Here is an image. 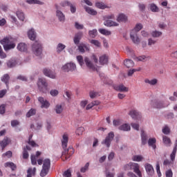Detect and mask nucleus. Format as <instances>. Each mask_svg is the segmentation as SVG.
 I'll list each match as a JSON object with an SVG mask.
<instances>
[{"label": "nucleus", "mask_w": 177, "mask_h": 177, "mask_svg": "<svg viewBox=\"0 0 177 177\" xmlns=\"http://www.w3.org/2000/svg\"><path fill=\"white\" fill-rule=\"evenodd\" d=\"M67 143H68V136H67L66 134H64L62 140V147L64 150L63 152L62 158H65L66 161L70 160V157L74 154L75 151L73 147H69L67 149H66V147H67Z\"/></svg>", "instance_id": "1"}, {"label": "nucleus", "mask_w": 177, "mask_h": 177, "mask_svg": "<svg viewBox=\"0 0 177 177\" xmlns=\"http://www.w3.org/2000/svg\"><path fill=\"white\" fill-rule=\"evenodd\" d=\"M15 41L12 37H5L0 41V44L3 45L4 50H10L16 48Z\"/></svg>", "instance_id": "2"}, {"label": "nucleus", "mask_w": 177, "mask_h": 177, "mask_svg": "<svg viewBox=\"0 0 177 177\" xmlns=\"http://www.w3.org/2000/svg\"><path fill=\"white\" fill-rule=\"evenodd\" d=\"M143 28L142 24H136V27L131 31L130 38L133 41V44L137 45L140 43V39L138 37V32Z\"/></svg>", "instance_id": "3"}, {"label": "nucleus", "mask_w": 177, "mask_h": 177, "mask_svg": "<svg viewBox=\"0 0 177 177\" xmlns=\"http://www.w3.org/2000/svg\"><path fill=\"white\" fill-rule=\"evenodd\" d=\"M140 166L138 163L130 162L124 167V171H133L138 177H142V171H140Z\"/></svg>", "instance_id": "4"}, {"label": "nucleus", "mask_w": 177, "mask_h": 177, "mask_svg": "<svg viewBox=\"0 0 177 177\" xmlns=\"http://www.w3.org/2000/svg\"><path fill=\"white\" fill-rule=\"evenodd\" d=\"M37 88L41 93H46L49 91L48 89V82H46V79L39 78L37 81Z\"/></svg>", "instance_id": "5"}, {"label": "nucleus", "mask_w": 177, "mask_h": 177, "mask_svg": "<svg viewBox=\"0 0 177 177\" xmlns=\"http://www.w3.org/2000/svg\"><path fill=\"white\" fill-rule=\"evenodd\" d=\"M50 169V159H45L43 162L42 169L40 172V176H46Z\"/></svg>", "instance_id": "6"}, {"label": "nucleus", "mask_w": 177, "mask_h": 177, "mask_svg": "<svg viewBox=\"0 0 177 177\" xmlns=\"http://www.w3.org/2000/svg\"><path fill=\"white\" fill-rule=\"evenodd\" d=\"M32 50L36 56H41L42 54V46L39 42L35 41L32 44Z\"/></svg>", "instance_id": "7"}, {"label": "nucleus", "mask_w": 177, "mask_h": 177, "mask_svg": "<svg viewBox=\"0 0 177 177\" xmlns=\"http://www.w3.org/2000/svg\"><path fill=\"white\" fill-rule=\"evenodd\" d=\"M154 109H165V107H168L169 104L167 101L154 100L151 103Z\"/></svg>", "instance_id": "8"}, {"label": "nucleus", "mask_w": 177, "mask_h": 177, "mask_svg": "<svg viewBox=\"0 0 177 177\" xmlns=\"http://www.w3.org/2000/svg\"><path fill=\"white\" fill-rule=\"evenodd\" d=\"M114 139V132L111 131L109 133L108 136L106 137L104 141L102 142V145H106V147H110L111 142Z\"/></svg>", "instance_id": "9"}, {"label": "nucleus", "mask_w": 177, "mask_h": 177, "mask_svg": "<svg viewBox=\"0 0 177 177\" xmlns=\"http://www.w3.org/2000/svg\"><path fill=\"white\" fill-rule=\"evenodd\" d=\"M37 100L41 104V109H49L50 107V103L47 100H45L44 97H39Z\"/></svg>", "instance_id": "10"}, {"label": "nucleus", "mask_w": 177, "mask_h": 177, "mask_svg": "<svg viewBox=\"0 0 177 177\" xmlns=\"http://www.w3.org/2000/svg\"><path fill=\"white\" fill-rule=\"evenodd\" d=\"M77 68L75 64L73 62L68 63L62 66L63 71L68 73V71H74Z\"/></svg>", "instance_id": "11"}, {"label": "nucleus", "mask_w": 177, "mask_h": 177, "mask_svg": "<svg viewBox=\"0 0 177 177\" xmlns=\"http://www.w3.org/2000/svg\"><path fill=\"white\" fill-rule=\"evenodd\" d=\"M61 6H63L64 8L66 6H70L71 13H75V12H77V8L75 7V6H74L69 1H65L62 2Z\"/></svg>", "instance_id": "12"}, {"label": "nucleus", "mask_w": 177, "mask_h": 177, "mask_svg": "<svg viewBox=\"0 0 177 177\" xmlns=\"http://www.w3.org/2000/svg\"><path fill=\"white\" fill-rule=\"evenodd\" d=\"M43 73L44 75H46V77H48L49 78H52L53 80H55V78H56V73L50 71V69L44 68L43 70Z\"/></svg>", "instance_id": "13"}, {"label": "nucleus", "mask_w": 177, "mask_h": 177, "mask_svg": "<svg viewBox=\"0 0 177 177\" xmlns=\"http://www.w3.org/2000/svg\"><path fill=\"white\" fill-rule=\"evenodd\" d=\"M129 114L133 120H140V118H142V115L136 110L130 111Z\"/></svg>", "instance_id": "14"}, {"label": "nucleus", "mask_w": 177, "mask_h": 177, "mask_svg": "<svg viewBox=\"0 0 177 177\" xmlns=\"http://www.w3.org/2000/svg\"><path fill=\"white\" fill-rule=\"evenodd\" d=\"M114 89L118 92H128L129 91L128 87L124 86V84L115 85L114 86Z\"/></svg>", "instance_id": "15"}, {"label": "nucleus", "mask_w": 177, "mask_h": 177, "mask_svg": "<svg viewBox=\"0 0 177 177\" xmlns=\"http://www.w3.org/2000/svg\"><path fill=\"white\" fill-rule=\"evenodd\" d=\"M145 167L146 172L148 174V175H149L150 176H153V175H154V168L153 167V166L149 163H147L145 164Z\"/></svg>", "instance_id": "16"}, {"label": "nucleus", "mask_w": 177, "mask_h": 177, "mask_svg": "<svg viewBox=\"0 0 177 177\" xmlns=\"http://www.w3.org/2000/svg\"><path fill=\"white\" fill-rule=\"evenodd\" d=\"M10 143V138L5 137L3 140L0 141V146L2 150L5 149V147Z\"/></svg>", "instance_id": "17"}, {"label": "nucleus", "mask_w": 177, "mask_h": 177, "mask_svg": "<svg viewBox=\"0 0 177 177\" xmlns=\"http://www.w3.org/2000/svg\"><path fill=\"white\" fill-rule=\"evenodd\" d=\"M55 8L57 9V17H58V19L59 21H64L66 20V17L64 16V14L58 10L57 6H55Z\"/></svg>", "instance_id": "18"}, {"label": "nucleus", "mask_w": 177, "mask_h": 177, "mask_svg": "<svg viewBox=\"0 0 177 177\" xmlns=\"http://www.w3.org/2000/svg\"><path fill=\"white\" fill-rule=\"evenodd\" d=\"M118 23H127L128 21V17L124 14H120L117 17Z\"/></svg>", "instance_id": "19"}, {"label": "nucleus", "mask_w": 177, "mask_h": 177, "mask_svg": "<svg viewBox=\"0 0 177 177\" xmlns=\"http://www.w3.org/2000/svg\"><path fill=\"white\" fill-rule=\"evenodd\" d=\"M104 25L106 26V27H117L118 26V23L111 20H105Z\"/></svg>", "instance_id": "20"}, {"label": "nucleus", "mask_w": 177, "mask_h": 177, "mask_svg": "<svg viewBox=\"0 0 177 177\" xmlns=\"http://www.w3.org/2000/svg\"><path fill=\"white\" fill-rule=\"evenodd\" d=\"M109 63V56L104 55L100 57V64L101 66H104V64H107Z\"/></svg>", "instance_id": "21"}, {"label": "nucleus", "mask_w": 177, "mask_h": 177, "mask_svg": "<svg viewBox=\"0 0 177 177\" xmlns=\"http://www.w3.org/2000/svg\"><path fill=\"white\" fill-rule=\"evenodd\" d=\"M31 150V147H30V146L26 145V148H24V151H23V158L24 160H27V158H28L29 157V154H28V151H30Z\"/></svg>", "instance_id": "22"}, {"label": "nucleus", "mask_w": 177, "mask_h": 177, "mask_svg": "<svg viewBox=\"0 0 177 177\" xmlns=\"http://www.w3.org/2000/svg\"><path fill=\"white\" fill-rule=\"evenodd\" d=\"M28 37L31 39V41H34L35 38H37V33H35L34 29H30L28 30Z\"/></svg>", "instance_id": "23"}, {"label": "nucleus", "mask_w": 177, "mask_h": 177, "mask_svg": "<svg viewBox=\"0 0 177 177\" xmlns=\"http://www.w3.org/2000/svg\"><path fill=\"white\" fill-rule=\"evenodd\" d=\"M84 62L86 63V67H88L91 70H95V65H93V64L92 63V62H91L89 58L85 57Z\"/></svg>", "instance_id": "24"}, {"label": "nucleus", "mask_w": 177, "mask_h": 177, "mask_svg": "<svg viewBox=\"0 0 177 177\" xmlns=\"http://www.w3.org/2000/svg\"><path fill=\"white\" fill-rule=\"evenodd\" d=\"M17 49L19 52H27V44L25 43H19L17 46Z\"/></svg>", "instance_id": "25"}, {"label": "nucleus", "mask_w": 177, "mask_h": 177, "mask_svg": "<svg viewBox=\"0 0 177 177\" xmlns=\"http://www.w3.org/2000/svg\"><path fill=\"white\" fill-rule=\"evenodd\" d=\"M81 38H82V32H79L75 35V37L73 39L74 44H75V45H78V44H80Z\"/></svg>", "instance_id": "26"}, {"label": "nucleus", "mask_w": 177, "mask_h": 177, "mask_svg": "<svg viewBox=\"0 0 177 177\" xmlns=\"http://www.w3.org/2000/svg\"><path fill=\"white\" fill-rule=\"evenodd\" d=\"M35 172H37V168L29 167L27 171V177L35 176Z\"/></svg>", "instance_id": "27"}, {"label": "nucleus", "mask_w": 177, "mask_h": 177, "mask_svg": "<svg viewBox=\"0 0 177 177\" xmlns=\"http://www.w3.org/2000/svg\"><path fill=\"white\" fill-rule=\"evenodd\" d=\"M4 167H6V168H10L12 171H16V169H17V166L12 162H6Z\"/></svg>", "instance_id": "28"}, {"label": "nucleus", "mask_w": 177, "mask_h": 177, "mask_svg": "<svg viewBox=\"0 0 177 177\" xmlns=\"http://www.w3.org/2000/svg\"><path fill=\"white\" fill-rule=\"evenodd\" d=\"M84 9L88 15H91L92 16H96L97 15V11L90 7L86 6L84 7Z\"/></svg>", "instance_id": "29"}, {"label": "nucleus", "mask_w": 177, "mask_h": 177, "mask_svg": "<svg viewBox=\"0 0 177 177\" xmlns=\"http://www.w3.org/2000/svg\"><path fill=\"white\" fill-rule=\"evenodd\" d=\"M149 8L151 12H153V13L159 12L160 10V8H158V6H157V5H156L154 3H150L149 5Z\"/></svg>", "instance_id": "30"}, {"label": "nucleus", "mask_w": 177, "mask_h": 177, "mask_svg": "<svg viewBox=\"0 0 177 177\" xmlns=\"http://www.w3.org/2000/svg\"><path fill=\"white\" fill-rule=\"evenodd\" d=\"M176 151H177V140H176L175 147L173 149V151L170 155V158L171 161H175V157H176Z\"/></svg>", "instance_id": "31"}, {"label": "nucleus", "mask_w": 177, "mask_h": 177, "mask_svg": "<svg viewBox=\"0 0 177 177\" xmlns=\"http://www.w3.org/2000/svg\"><path fill=\"white\" fill-rule=\"evenodd\" d=\"M124 64L127 67V68H131V67H133L135 66V63L132 59H126L124 62Z\"/></svg>", "instance_id": "32"}, {"label": "nucleus", "mask_w": 177, "mask_h": 177, "mask_svg": "<svg viewBox=\"0 0 177 177\" xmlns=\"http://www.w3.org/2000/svg\"><path fill=\"white\" fill-rule=\"evenodd\" d=\"M17 62L15 59H10L7 62V66L9 68H12V67H16Z\"/></svg>", "instance_id": "33"}, {"label": "nucleus", "mask_w": 177, "mask_h": 177, "mask_svg": "<svg viewBox=\"0 0 177 177\" xmlns=\"http://www.w3.org/2000/svg\"><path fill=\"white\" fill-rule=\"evenodd\" d=\"M26 2L29 5H44V3L39 0H26Z\"/></svg>", "instance_id": "34"}, {"label": "nucleus", "mask_w": 177, "mask_h": 177, "mask_svg": "<svg viewBox=\"0 0 177 177\" xmlns=\"http://www.w3.org/2000/svg\"><path fill=\"white\" fill-rule=\"evenodd\" d=\"M156 140L155 138H149V140H148L149 146H151L152 149H153V150H156Z\"/></svg>", "instance_id": "35"}, {"label": "nucleus", "mask_w": 177, "mask_h": 177, "mask_svg": "<svg viewBox=\"0 0 177 177\" xmlns=\"http://www.w3.org/2000/svg\"><path fill=\"white\" fill-rule=\"evenodd\" d=\"M63 106L62 104H57L55 107V111L57 114H62L63 113Z\"/></svg>", "instance_id": "36"}, {"label": "nucleus", "mask_w": 177, "mask_h": 177, "mask_svg": "<svg viewBox=\"0 0 177 177\" xmlns=\"http://www.w3.org/2000/svg\"><path fill=\"white\" fill-rule=\"evenodd\" d=\"M151 37L153 38H159V37H161L162 35V32L158 31V30H153L151 33Z\"/></svg>", "instance_id": "37"}, {"label": "nucleus", "mask_w": 177, "mask_h": 177, "mask_svg": "<svg viewBox=\"0 0 177 177\" xmlns=\"http://www.w3.org/2000/svg\"><path fill=\"white\" fill-rule=\"evenodd\" d=\"M89 96L91 99H95V97H99V96H100V93L97 91H91L89 92Z\"/></svg>", "instance_id": "38"}, {"label": "nucleus", "mask_w": 177, "mask_h": 177, "mask_svg": "<svg viewBox=\"0 0 177 177\" xmlns=\"http://www.w3.org/2000/svg\"><path fill=\"white\" fill-rule=\"evenodd\" d=\"M119 129L120 131H131V126H129V124H124L120 127H119Z\"/></svg>", "instance_id": "39"}, {"label": "nucleus", "mask_w": 177, "mask_h": 177, "mask_svg": "<svg viewBox=\"0 0 177 177\" xmlns=\"http://www.w3.org/2000/svg\"><path fill=\"white\" fill-rule=\"evenodd\" d=\"M95 6L98 9H107L109 8L103 2H96L95 3Z\"/></svg>", "instance_id": "40"}, {"label": "nucleus", "mask_w": 177, "mask_h": 177, "mask_svg": "<svg viewBox=\"0 0 177 177\" xmlns=\"http://www.w3.org/2000/svg\"><path fill=\"white\" fill-rule=\"evenodd\" d=\"M79 51L81 52L82 53H84L86 50H89V48H88V46H86V44H82L78 46Z\"/></svg>", "instance_id": "41"}, {"label": "nucleus", "mask_w": 177, "mask_h": 177, "mask_svg": "<svg viewBox=\"0 0 177 177\" xmlns=\"http://www.w3.org/2000/svg\"><path fill=\"white\" fill-rule=\"evenodd\" d=\"M99 32L102 34V35H111V31L103 29V28H100L98 30Z\"/></svg>", "instance_id": "42"}, {"label": "nucleus", "mask_w": 177, "mask_h": 177, "mask_svg": "<svg viewBox=\"0 0 177 177\" xmlns=\"http://www.w3.org/2000/svg\"><path fill=\"white\" fill-rule=\"evenodd\" d=\"M9 80H10V77H9V75L5 74L3 77L1 78V81L3 82H5L6 85L8 86L9 85Z\"/></svg>", "instance_id": "43"}, {"label": "nucleus", "mask_w": 177, "mask_h": 177, "mask_svg": "<svg viewBox=\"0 0 177 177\" xmlns=\"http://www.w3.org/2000/svg\"><path fill=\"white\" fill-rule=\"evenodd\" d=\"M35 114H37V110L35 109H31L26 113V117L30 118V117H32V115H35Z\"/></svg>", "instance_id": "44"}, {"label": "nucleus", "mask_w": 177, "mask_h": 177, "mask_svg": "<svg viewBox=\"0 0 177 177\" xmlns=\"http://www.w3.org/2000/svg\"><path fill=\"white\" fill-rule=\"evenodd\" d=\"M163 143H165L167 146H171V139L168 138L167 136H164L162 137Z\"/></svg>", "instance_id": "45"}, {"label": "nucleus", "mask_w": 177, "mask_h": 177, "mask_svg": "<svg viewBox=\"0 0 177 177\" xmlns=\"http://www.w3.org/2000/svg\"><path fill=\"white\" fill-rule=\"evenodd\" d=\"M141 139H142V145H146L147 143V136L145 134V131H141Z\"/></svg>", "instance_id": "46"}, {"label": "nucleus", "mask_w": 177, "mask_h": 177, "mask_svg": "<svg viewBox=\"0 0 177 177\" xmlns=\"http://www.w3.org/2000/svg\"><path fill=\"white\" fill-rule=\"evenodd\" d=\"M133 161H136L137 162H140L143 160V156L141 155H135L132 158Z\"/></svg>", "instance_id": "47"}, {"label": "nucleus", "mask_w": 177, "mask_h": 177, "mask_svg": "<svg viewBox=\"0 0 177 177\" xmlns=\"http://www.w3.org/2000/svg\"><path fill=\"white\" fill-rule=\"evenodd\" d=\"M88 35L91 38H96V36L97 35V30L93 29L88 31Z\"/></svg>", "instance_id": "48"}, {"label": "nucleus", "mask_w": 177, "mask_h": 177, "mask_svg": "<svg viewBox=\"0 0 177 177\" xmlns=\"http://www.w3.org/2000/svg\"><path fill=\"white\" fill-rule=\"evenodd\" d=\"M17 16L21 21H24V19H26V17H24V13L21 11L17 12Z\"/></svg>", "instance_id": "49"}, {"label": "nucleus", "mask_w": 177, "mask_h": 177, "mask_svg": "<svg viewBox=\"0 0 177 177\" xmlns=\"http://www.w3.org/2000/svg\"><path fill=\"white\" fill-rule=\"evenodd\" d=\"M145 82L146 84H149V85H156L157 84V82H158V80H157V79H153L151 80H150L149 79H146L145 80Z\"/></svg>", "instance_id": "50"}, {"label": "nucleus", "mask_w": 177, "mask_h": 177, "mask_svg": "<svg viewBox=\"0 0 177 177\" xmlns=\"http://www.w3.org/2000/svg\"><path fill=\"white\" fill-rule=\"evenodd\" d=\"M104 20H113L114 19H115V15H114V14H111V15H105L103 17Z\"/></svg>", "instance_id": "51"}, {"label": "nucleus", "mask_w": 177, "mask_h": 177, "mask_svg": "<svg viewBox=\"0 0 177 177\" xmlns=\"http://www.w3.org/2000/svg\"><path fill=\"white\" fill-rule=\"evenodd\" d=\"M65 48H66L65 45H64L63 44H59L57 48V52L58 53H60V52H62V50H63Z\"/></svg>", "instance_id": "52"}, {"label": "nucleus", "mask_w": 177, "mask_h": 177, "mask_svg": "<svg viewBox=\"0 0 177 177\" xmlns=\"http://www.w3.org/2000/svg\"><path fill=\"white\" fill-rule=\"evenodd\" d=\"M162 133H164L165 135H169V133L171 132V129H169V127H168V126H165V127H163V129H162Z\"/></svg>", "instance_id": "53"}, {"label": "nucleus", "mask_w": 177, "mask_h": 177, "mask_svg": "<svg viewBox=\"0 0 177 177\" xmlns=\"http://www.w3.org/2000/svg\"><path fill=\"white\" fill-rule=\"evenodd\" d=\"M84 131H85L84 127H79L77 129L75 133H76V135H78L80 136L82 135V133H84Z\"/></svg>", "instance_id": "54"}, {"label": "nucleus", "mask_w": 177, "mask_h": 177, "mask_svg": "<svg viewBox=\"0 0 177 177\" xmlns=\"http://www.w3.org/2000/svg\"><path fill=\"white\" fill-rule=\"evenodd\" d=\"M77 60L81 66H84V58L82 57V56H77Z\"/></svg>", "instance_id": "55"}, {"label": "nucleus", "mask_w": 177, "mask_h": 177, "mask_svg": "<svg viewBox=\"0 0 177 177\" xmlns=\"http://www.w3.org/2000/svg\"><path fill=\"white\" fill-rule=\"evenodd\" d=\"M88 168H89V162L86 163L84 167L80 169V171L84 174V172H86V171H88Z\"/></svg>", "instance_id": "56"}, {"label": "nucleus", "mask_w": 177, "mask_h": 177, "mask_svg": "<svg viewBox=\"0 0 177 177\" xmlns=\"http://www.w3.org/2000/svg\"><path fill=\"white\" fill-rule=\"evenodd\" d=\"M136 71H140V68H139V69H130L128 71V76L129 77H132V75H133V73H136Z\"/></svg>", "instance_id": "57"}, {"label": "nucleus", "mask_w": 177, "mask_h": 177, "mask_svg": "<svg viewBox=\"0 0 177 177\" xmlns=\"http://www.w3.org/2000/svg\"><path fill=\"white\" fill-rule=\"evenodd\" d=\"M90 42L91 44H92L93 45H95V46H97L98 48H100L101 46V44L97 40L92 39L91 40Z\"/></svg>", "instance_id": "58"}, {"label": "nucleus", "mask_w": 177, "mask_h": 177, "mask_svg": "<svg viewBox=\"0 0 177 177\" xmlns=\"http://www.w3.org/2000/svg\"><path fill=\"white\" fill-rule=\"evenodd\" d=\"M138 8L141 12H145L146 10V4L140 3H138Z\"/></svg>", "instance_id": "59"}, {"label": "nucleus", "mask_w": 177, "mask_h": 177, "mask_svg": "<svg viewBox=\"0 0 177 177\" xmlns=\"http://www.w3.org/2000/svg\"><path fill=\"white\" fill-rule=\"evenodd\" d=\"M30 158L32 165H37V157L35 156V155H32Z\"/></svg>", "instance_id": "60"}, {"label": "nucleus", "mask_w": 177, "mask_h": 177, "mask_svg": "<svg viewBox=\"0 0 177 177\" xmlns=\"http://www.w3.org/2000/svg\"><path fill=\"white\" fill-rule=\"evenodd\" d=\"M165 176L166 177H172L174 176V173L172 172L171 169H168L165 172Z\"/></svg>", "instance_id": "61"}, {"label": "nucleus", "mask_w": 177, "mask_h": 177, "mask_svg": "<svg viewBox=\"0 0 177 177\" xmlns=\"http://www.w3.org/2000/svg\"><path fill=\"white\" fill-rule=\"evenodd\" d=\"M63 176L71 177V170L67 169L66 171H65L63 174Z\"/></svg>", "instance_id": "62"}, {"label": "nucleus", "mask_w": 177, "mask_h": 177, "mask_svg": "<svg viewBox=\"0 0 177 177\" xmlns=\"http://www.w3.org/2000/svg\"><path fill=\"white\" fill-rule=\"evenodd\" d=\"M2 157H7V158H10L12 157V152L10 151H8L5 153H3Z\"/></svg>", "instance_id": "63"}, {"label": "nucleus", "mask_w": 177, "mask_h": 177, "mask_svg": "<svg viewBox=\"0 0 177 177\" xmlns=\"http://www.w3.org/2000/svg\"><path fill=\"white\" fill-rule=\"evenodd\" d=\"M51 96H57V95H59V91L56 90V89H53L50 91V92Z\"/></svg>", "instance_id": "64"}]
</instances>
